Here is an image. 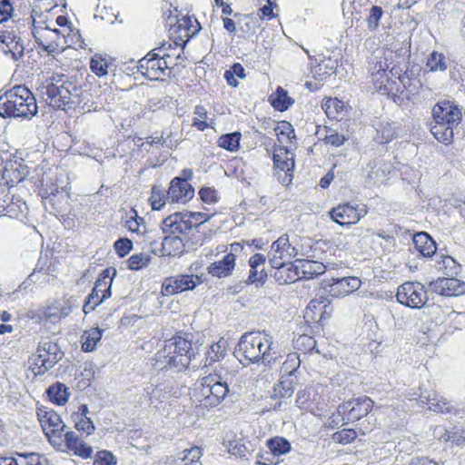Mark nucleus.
Returning <instances> with one entry per match:
<instances>
[{
    "label": "nucleus",
    "mask_w": 465,
    "mask_h": 465,
    "mask_svg": "<svg viewBox=\"0 0 465 465\" xmlns=\"http://www.w3.org/2000/svg\"><path fill=\"white\" fill-rule=\"evenodd\" d=\"M166 25L170 26L171 39L150 52L142 58H182L186 43L196 35L200 29V23L194 16L183 15L181 18L178 10L174 14L170 11L166 19Z\"/></svg>",
    "instance_id": "obj_1"
},
{
    "label": "nucleus",
    "mask_w": 465,
    "mask_h": 465,
    "mask_svg": "<svg viewBox=\"0 0 465 465\" xmlns=\"http://www.w3.org/2000/svg\"><path fill=\"white\" fill-rule=\"evenodd\" d=\"M43 100L55 110L73 109L86 104L87 94L80 85L67 80L62 74H52L40 88Z\"/></svg>",
    "instance_id": "obj_2"
},
{
    "label": "nucleus",
    "mask_w": 465,
    "mask_h": 465,
    "mask_svg": "<svg viewBox=\"0 0 465 465\" xmlns=\"http://www.w3.org/2000/svg\"><path fill=\"white\" fill-rule=\"evenodd\" d=\"M272 337L261 331L246 332L239 340L235 348V357L243 366L253 363H262L271 366L279 358L276 352L272 351Z\"/></svg>",
    "instance_id": "obj_3"
},
{
    "label": "nucleus",
    "mask_w": 465,
    "mask_h": 465,
    "mask_svg": "<svg viewBox=\"0 0 465 465\" xmlns=\"http://www.w3.org/2000/svg\"><path fill=\"white\" fill-rule=\"evenodd\" d=\"M194 357L192 342L181 336H173L164 341L163 348L151 361L156 370L181 371L189 366Z\"/></svg>",
    "instance_id": "obj_4"
},
{
    "label": "nucleus",
    "mask_w": 465,
    "mask_h": 465,
    "mask_svg": "<svg viewBox=\"0 0 465 465\" xmlns=\"http://www.w3.org/2000/svg\"><path fill=\"white\" fill-rule=\"evenodd\" d=\"M36 99L25 85H15L0 96V115L31 119L37 114Z\"/></svg>",
    "instance_id": "obj_5"
},
{
    "label": "nucleus",
    "mask_w": 465,
    "mask_h": 465,
    "mask_svg": "<svg viewBox=\"0 0 465 465\" xmlns=\"http://www.w3.org/2000/svg\"><path fill=\"white\" fill-rule=\"evenodd\" d=\"M61 351L57 343L49 339H43L37 347L36 355L34 357L33 369L35 373L42 375L51 370L62 358Z\"/></svg>",
    "instance_id": "obj_6"
},
{
    "label": "nucleus",
    "mask_w": 465,
    "mask_h": 465,
    "mask_svg": "<svg viewBox=\"0 0 465 465\" xmlns=\"http://www.w3.org/2000/svg\"><path fill=\"white\" fill-rule=\"evenodd\" d=\"M396 298L401 304L411 309H420L427 305L429 301L428 292L418 282H406L400 285Z\"/></svg>",
    "instance_id": "obj_7"
},
{
    "label": "nucleus",
    "mask_w": 465,
    "mask_h": 465,
    "mask_svg": "<svg viewBox=\"0 0 465 465\" xmlns=\"http://www.w3.org/2000/svg\"><path fill=\"white\" fill-rule=\"evenodd\" d=\"M296 272L292 276L282 278L283 270L275 272V280L279 284H288L294 282L298 279H312L322 274L325 272L323 263L311 260H296L295 267H292Z\"/></svg>",
    "instance_id": "obj_8"
},
{
    "label": "nucleus",
    "mask_w": 465,
    "mask_h": 465,
    "mask_svg": "<svg viewBox=\"0 0 465 465\" xmlns=\"http://www.w3.org/2000/svg\"><path fill=\"white\" fill-rule=\"evenodd\" d=\"M298 255L296 247L290 243L289 236L283 234L272 242L271 247L270 263L276 272L284 271V267L291 263L289 261Z\"/></svg>",
    "instance_id": "obj_9"
},
{
    "label": "nucleus",
    "mask_w": 465,
    "mask_h": 465,
    "mask_svg": "<svg viewBox=\"0 0 465 465\" xmlns=\"http://www.w3.org/2000/svg\"><path fill=\"white\" fill-rule=\"evenodd\" d=\"M202 394L203 404L210 407L219 405L229 392L228 384L223 381L220 377L205 376L202 379Z\"/></svg>",
    "instance_id": "obj_10"
},
{
    "label": "nucleus",
    "mask_w": 465,
    "mask_h": 465,
    "mask_svg": "<svg viewBox=\"0 0 465 465\" xmlns=\"http://www.w3.org/2000/svg\"><path fill=\"white\" fill-rule=\"evenodd\" d=\"M203 282L202 277L193 274H177L167 277L162 283L163 295L169 296L193 290Z\"/></svg>",
    "instance_id": "obj_11"
},
{
    "label": "nucleus",
    "mask_w": 465,
    "mask_h": 465,
    "mask_svg": "<svg viewBox=\"0 0 465 465\" xmlns=\"http://www.w3.org/2000/svg\"><path fill=\"white\" fill-rule=\"evenodd\" d=\"M431 114L433 120L455 127L462 119V107L454 101L442 100L433 106Z\"/></svg>",
    "instance_id": "obj_12"
},
{
    "label": "nucleus",
    "mask_w": 465,
    "mask_h": 465,
    "mask_svg": "<svg viewBox=\"0 0 465 465\" xmlns=\"http://www.w3.org/2000/svg\"><path fill=\"white\" fill-rule=\"evenodd\" d=\"M36 414L43 430L48 438L61 436L64 430L65 424L54 410L41 406L37 409Z\"/></svg>",
    "instance_id": "obj_13"
},
{
    "label": "nucleus",
    "mask_w": 465,
    "mask_h": 465,
    "mask_svg": "<svg viewBox=\"0 0 465 465\" xmlns=\"http://www.w3.org/2000/svg\"><path fill=\"white\" fill-rule=\"evenodd\" d=\"M373 407V401L368 397L352 399L339 405V413L346 414L348 421L359 420L369 414Z\"/></svg>",
    "instance_id": "obj_14"
},
{
    "label": "nucleus",
    "mask_w": 465,
    "mask_h": 465,
    "mask_svg": "<svg viewBox=\"0 0 465 465\" xmlns=\"http://www.w3.org/2000/svg\"><path fill=\"white\" fill-rule=\"evenodd\" d=\"M116 275V270L114 268L104 269L96 280L94 286L88 294V298L92 301H97V302H104L106 299L111 297V288L113 284V279Z\"/></svg>",
    "instance_id": "obj_15"
},
{
    "label": "nucleus",
    "mask_w": 465,
    "mask_h": 465,
    "mask_svg": "<svg viewBox=\"0 0 465 465\" xmlns=\"http://www.w3.org/2000/svg\"><path fill=\"white\" fill-rule=\"evenodd\" d=\"M361 285V282L357 277L331 278L324 284V289L332 297H344L354 291H357Z\"/></svg>",
    "instance_id": "obj_16"
},
{
    "label": "nucleus",
    "mask_w": 465,
    "mask_h": 465,
    "mask_svg": "<svg viewBox=\"0 0 465 465\" xmlns=\"http://www.w3.org/2000/svg\"><path fill=\"white\" fill-rule=\"evenodd\" d=\"M161 228L163 234L182 236L186 235L193 224L186 214L175 213L163 219Z\"/></svg>",
    "instance_id": "obj_17"
},
{
    "label": "nucleus",
    "mask_w": 465,
    "mask_h": 465,
    "mask_svg": "<svg viewBox=\"0 0 465 465\" xmlns=\"http://www.w3.org/2000/svg\"><path fill=\"white\" fill-rule=\"evenodd\" d=\"M136 66L138 71L150 80H160L172 73L167 60H137Z\"/></svg>",
    "instance_id": "obj_18"
},
{
    "label": "nucleus",
    "mask_w": 465,
    "mask_h": 465,
    "mask_svg": "<svg viewBox=\"0 0 465 465\" xmlns=\"http://www.w3.org/2000/svg\"><path fill=\"white\" fill-rule=\"evenodd\" d=\"M429 287L441 296H459L465 293V282L457 278H439L430 282Z\"/></svg>",
    "instance_id": "obj_19"
},
{
    "label": "nucleus",
    "mask_w": 465,
    "mask_h": 465,
    "mask_svg": "<svg viewBox=\"0 0 465 465\" xmlns=\"http://www.w3.org/2000/svg\"><path fill=\"white\" fill-rule=\"evenodd\" d=\"M193 195L194 189L186 178L174 177L171 182L166 199L172 203H186Z\"/></svg>",
    "instance_id": "obj_20"
},
{
    "label": "nucleus",
    "mask_w": 465,
    "mask_h": 465,
    "mask_svg": "<svg viewBox=\"0 0 465 465\" xmlns=\"http://www.w3.org/2000/svg\"><path fill=\"white\" fill-rule=\"evenodd\" d=\"M329 214L331 219L341 226H350L357 223L361 217V212L350 203L340 204L333 207Z\"/></svg>",
    "instance_id": "obj_21"
},
{
    "label": "nucleus",
    "mask_w": 465,
    "mask_h": 465,
    "mask_svg": "<svg viewBox=\"0 0 465 465\" xmlns=\"http://www.w3.org/2000/svg\"><path fill=\"white\" fill-rule=\"evenodd\" d=\"M290 155V152L285 148H280L273 153V163L275 168L284 173V178L282 179V183L291 182L292 177V172L294 168V160L292 155Z\"/></svg>",
    "instance_id": "obj_22"
},
{
    "label": "nucleus",
    "mask_w": 465,
    "mask_h": 465,
    "mask_svg": "<svg viewBox=\"0 0 465 465\" xmlns=\"http://www.w3.org/2000/svg\"><path fill=\"white\" fill-rule=\"evenodd\" d=\"M419 399L422 404L428 405L429 409L434 412L455 413L456 410L454 405L447 401V399L439 396L435 392H433L432 397L430 393H421Z\"/></svg>",
    "instance_id": "obj_23"
},
{
    "label": "nucleus",
    "mask_w": 465,
    "mask_h": 465,
    "mask_svg": "<svg viewBox=\"0 0 465 465\" xmlns=\"http://www.w3.org/2000/svg\"><path fill=\"white\" fill-rule=\"evenodd\" d=\"M236 256L230 252L221 261L211 263L208 267V273L218 278L228 277L232 274L235 267Z\"/></svg>",
    "instance_id": "obj_24"
},
{
    "label": "nucleus",
    "mask_w": 465,
    "mask_h": 465,
    "mask_svg": "<svg viewBox=\"0 0 465 465\" xmlns=\"http://www.w3.org/2000/svg\"><path fill=\"white\" fill-rule=\"evenodd\" d=\"M413 244L415 249L424 257H430L437 251L436 242L425 232H420L413 236Z\"/></svg>",
    "instance_id": "obj_25"
},
{
    "label": "nucleus",
    "mask_w": 465,
    "mask_h": 465,
    "mask_svg": "<svg viewBox=\"0 0 465 465\" xmlns=\"http://www.w3.org/2000/svg\"><path fill=\"white\" fill-rule=\"evenodd\" d=\"M184 243L183 239L180 235H168L165 234L162 247L159 250L161 256H175L183 252Z\"/></svg>",
    "instance_id": "obj_26"
},
{
    "label": "nucleus",
    "mask_w": 465,
    "mask_h": 465,
    "mask_svg": "<svg viewBox=\"0 0 465 465\" xmlns=\"http://www.w3.org/2000/svg\"><path fill=\"white\" fill-rule=\"evenodd\" d=\"M45 33L48 34V35H43L38 29L35 27L34 31V36L36 39L37 42L43 46V48L49 54H52L55 52V49L58 45L57 43L54 41V36L58 37L60 35V30L58 29H50L48 26H45L44 28Z\"/></svg>",
    "instance_id": "obj_27"
},
{
    "label": "nucleus",
    "mask_w": 465,
    "mask_h": 465,
    "mask_svg": "<svg viewBox=\"0 0 465 465\" xmlns=\"http://www.w3.org/2000/svg\"><path fill=\"white\" fill-rule=\"evenodd\" d=\"M453 129L454 127L449 126L447 124L435 121L430 124V132L432 135L444 144L451 143L453 141Z\"/></svg>",
    "instance_id": "obj_28"
},
{
    "label": "nucleus",
    "mask_w": 465,
    "mask_h": 465,
    "mask_svg": "<svg viewBox=\"0 0 465 465\" xmlns=\"http://www.w3.org/2000/svg\"><path fill=\"white\" fill-rule=\"evenodd\" d=\"M269 101L276 110L282 112L289 109L294 104V100L282 86H278L276 91L270 95Z\"/></svg>",
    "instance_id": "obj_29"
},
{
    "label": "nucleus",
    "mask_w": 465,
    "mask_h": 465,
    "mask_svg": "<svg viewBox=\"0 0 465 465\" xmlns=\"http://www.w3.org/2000/svg\"><path fill=\"white\" fill-rule=\"evenodd\" d=\"M46 393L49 400L57 405H64L69 398L70 392L68 387L61 382H55L51 385L47 390Z\"/></svg>",
    "instance_id": "obj_30"
},
{
    "label": "nucleus",
    "mask_w": 465,
    "mask_h": 465,
    "mask_svg": "<svg viewBox=\"0 0 465 465\" xmlns=\"http://www.w3.org/2000/svg\"><path fill=\"white\" fill-rule=\"evenodd\" d=\"M201 456L202 450L199 447L186 449L177 454L173 465H202L199 461Z\"/></svg>",
    "instance_id": "obj_31"
},
{
    "label": "nucleus",
    "mask_w": 465,
    "mask_h": 465,
    "mask_svg": "<svg viewBox=\"0 0 465 465\" xmlns=\"http://www.w3.org/2000/svg\"><path fill=\"white\" fill-rule=\"evenodd\" d=\"M103 331L100 328H92L85 331L81 337L82 349L90 352L95 350L97 342L101 341Z\"/></svg>",
    "instance_id": "obj_32"
},
{
    "label": "nucleus",
    "mask_w": 465,
    "mask_h": 465,
    "mask_svg": "<svg viewBox=\"0 0 465 465\" xmlns=\"http://www.w3.org/2000/svg\"><path fill=\"white\" fill-rule=\"evenodd\" d=\"M242 134L240 132H232L223 134L218 139L219 147L230 152H236L240 147Z\"/></svg>",
    "instance_id": "obj_33"
},
{
    "label": "nucleus",
    "mask_w": 465,
    "mask_h": 465,
    "mask_svg": "<svg viewBox=\"0 0 465 465\" xmlns=\"http://www.w3.org/2000/svg\"><path fill=\"white\" fill-rule=\"evenodd\" d=\"M130 217L125 221L124 227L133 233L143 236L146 232V225L143 218L138 216L137 212L132 209Z\"/></svg>",
    "instance_id": "obj_34"
},
{
    "label": "nucleus",
    "mask_w": 465,
    "mask_h": 465,
    "mask_svg": "<svg viewBox=\"0 0 465 465\" xmlns=\"http://www.w3.org/2000/svg\"><path fill=\"white\" fill-rule=\"evenodd\" d=\"M388 60H379L374 64V66L371 68V75L373 77V81L380 83L381 85L384 84L385 81L389 80V74L394 75L393 69L387 73L389 65L387 64Z\"/></svg>",
    "instance_id": "obj_35"
},
{
    "label": "nucleus",
    "mask_w": 465,
    "mask_h": 465,
    "mask_svg": "<svg viewBox=\"0 0 465 465\" xmlns=\"http://www.w3.org/2000/svg\"><path fill=\"white\" fill-rule=\"evenodd\" d=\"M322 108L329 118L337 119L344 111V103L337 98H329Z\"/></svg>",
    "instance_id": "obj_36"
},
{
    "label": "nucleus",
    "mask_w": 465,
    "mask_h": 465,
    "mask_svg": "<svg viewBox=\"0 0 465 465\" xmlns=\"http://www.w3.org/2000/svg\"><path fill=\"white\" fill-rule=\"evenodd\" d=\"M114 61V60H90V69L99 77L107 74L109 72L114 74L116 64L113 63Z\"/></svg>",
    "instance_id": "obj_37"
},
{
    "label": "nucleus",
    "mask_w": 465,
    "mask_h": 465,
    "mask_svg": "<svg viewBox=\"0 0 465 465\" xmlns=\"http://www.w3.org/2000/svg\"><path fill=\"white\" fill-rule=\"evenodd\" d=\"M267 277L268 275L264 267H250L249 275L245 280V283L260 288L265 283Z\"/></svg>",
    "instance_id": "obj_38"
},
{
    "label": "nucleus",
    "mask_w": 465,
    "mask_h": 465,
    "mask_svg": "<svg viewBox=\"0 0 465 465\" xmlns=\"http://www.w3.org/2000/svg\"><path fill=\"white\" fill-rule=\"evenodd\" d=\"M267 446L274 455H282L290 452L291 443L282 437H274L267 441Z\"/></svg>",
    "instance_id": "obj_39"
},
{
    "label": "nucleus",
    "mask_w": 465,
    "mask_h": 465,
    "mask_svg": "<svg viewBox=\"0 0 465 465\" xmlns=\"http://www.w3.org/2000/svg\"><path fill=\"white\" fill-rule=\"evenodd\" d=\"M226 354L224 347L222 345L221 341L213 344L206 351L204 366H210L216 361H221Z\"/></svg>",
    "instance_id": "obj_40"
},
{
    "label": "nucleus",
    "mask_w": 465,
    "mask_h": 465,
    "mask_svg": "<svg viewBox=\"0 0 465 465\" xmlns=\"http://www.w3.org/2000/svg\"><path fill=\"white\" fill-rule=\"evenodd\" d=\"M396 136V126L395 123L381 124L380 128L377 130L376 141L380 143H387L391 142Z\"/></svg>",
    "instance_id": "obj_41"
},
{
    "label": "nucleus",
    "mask_w": 465,
    "mask_h": 465,
    "mask_svg": "<svg viewBox=\"0 0 465 465\" xmlns=\"http://www.w3.org/2000/svg\"><path fill=\"white\" fill-rule=\"evenodd\" d=\"M301 361L297 353H291L287 356L286 361L282 363L281 371L289 377L296 378L297 371L300 367Z\"/></svg>",
    "instance_id": "obj_42"
},
{
    "label": "nucleus",
    "mask_w": 465,
    "mask_h": 465,
    "mask_svg": "<svg viewBox=\"0 0 465 465\" xmlns=\"http://www.w3.org/2000/svg\"><path fill=\"white\" fill-rule=\"evenodd\" d=\"M294 377L284 378V374L282 376L281 381L274 387V392L279 397H291L294 391Z\"/></svg>",
    "instance_id": "obj_43"
},
{
    "label": "nucleus",
    "mask_w": 465,
    "mask_h": 465,
    "mask_svg": "<svg viewBox=\"0 0 465 465\" xmlns=\"http://www.w3.org/2000/svg\"><path fill=\"white\" fill-rule=\"evenodd\" d=\"M17 465H45L43 457L36 452H15Z\"/></svg>",
    "instance_id": "obj_44"
},
{
    "label": "nucleus",
    "mask_w": 465,
    "mask_h": 465,
    "mask_svg": "<svg viewBox=\"0 0 465 465\" xmlns=\"http://www.w3.org/2000/svg\"><path fill=\"white\" fill-rule=\"evenodd\" d=\"M235 76L243 79L245 78L244 68L241 64H234L229 70H226L224 73V78L227 84L232 87H237L239 83L235 79Z\"/></svg>",
    "instance_id": "obj_45"
},
{
    "label": "nucleus",
    "mask_w": 465,
    "mask_h": 465,
    "mask_svg": "<svg viewBox=\"0 0 465 465\" xmlns=\"http://www.w3.org/2000/svg\"><path fill=\"white\" fill-rule=\"evenodd\" d=\"M151 255L140 252L133 254L127 261L128 269L132 271H138L147 266L151 262Z\"/></svg>",
    "instance_id": "obj_46"
},
{
    "label": "nucleus",
    "mask_w": 465,
    "mask_h": 465,
    "mask_svg": "<svg viewBox=\"0 0 465 465\" xmlns=\"http://www.w3.org/2000/svg\"><path fill=\"white\" fill-rule=\"evenodd\" d=\"M325 132L326 134L323 137V141L326 144L339 147L348 140V136L338 133L334 129L325 127Z\"/></svg>",
    "instance_id": "obj_47"
},
{
    "label": "nucleus",
    "mask_w": 465,
    "mask_h": 465,
    "mask_svg": "<svg viewBox=\"0 0 465 465\" xmlns=\"http://www.w3.org/2000/svg\"><path fill=\"white\" fill-rule=\"evenodd\" d=\"M357 437V433L352 429H343L341 430L336 431L332 435V440L334 442L340 444H348L355 440Z\"/></svg>",
    "instance_id": "obj_48"
},
{
    "label": "nucleus",
    "mask_w": 465,
    "mask_h": 465,
    "mask_svg": "<svg viewBox=\"0 0 465 465\" xmlns=\"http://www.w3.org/2000/svg\"><path fill=\"white\" fill-rule=\"evenodd\" d=\"M391 47V52H394L395 56L400 57H408L411 56V45L407 41L396 42L392 43Z\"/></svg>",
    "instance_id": "obj_49"
},
{
    "label": "nucleus",
    "mask_w": 465,
    "mask_h": 465,
    "mask_svg": "<svg viewBox=\"0 0 465 465\" xmlns=\"http://www.w3.org/2000/svg\"><path fill=\"white\" fill-rule=\"evenodd\" d=\"M114 247L119 257H124L133 249V242L128 238H120L115 241Z\"/></svg>",
    "instance_id": "obj_50"
},
{
    "label": "nucleus",
    "mask_w": 465,
    "mask_h": 465,
    "mask_svg": "<svg viewBox=\"0 0 465 465\" xmlns=\"http://www.w3.org/2000/svg\"><path fill=\"white\" fill-rule=\"evenodd\" d=\"M94 465H116V459L112 452L101 450L97 452Z\"/></svg>",
    "instance_id": "obj_51"
},
{
    "label": "nucleus",
    "mask_w": 465,
    "mask_h": 465,
    "mask_svg": "<svg viewBox=\"0 0 465 465\" xmlns=\"http://www.w3.org/2000/svg\"><path fill=\"white\" fill-rule=\"evenodd\" d=\"M278 130H280V132L277 133L280 143H283L284 140L291 142L292 139L295 137L294 130L289 123H282V126L276 129V131Z\"/></svg>",
    "instance_id": "obj_52"
},
{
    "label": "nucleus",
    "mask_w": 465,
    "mask_h": 465,
    "mask_svg": "<svg viewBox=\"0 0 465 465\" xmlns=\"http://www.w3.org/2000/svg\"><path fill=\"white\" fill-rule=\"evenodd\" d=\"M383 15V10L381 6L373 5L371 8L370 15L367 19L368 25L371 29H375L379 25V21Z\"/></svg>",
    "instance_id": "obj_53"
},
{
    "label": "nucleus",
    "mask_w": 465,
    "mask_h": 465,
    "mask_svg": "<svg viewBox=\"0 0 465 465\" xmlns=\"http://www.w3.org/2000/svg\"><path fill=\"white\" fill-rule=\"evenodd\" d=\"M75 428L77 430H82L90 435L94 430V425L89 417L76 418Z\"/></svg>",
    "instance_id": "obj_54"
},
{
    "label": "nucleus",
    "mask_w": 465,
    "mask_h": 465,
    "mask_svg": "<svg viewBox=\"0 0 465 465\" xmlns=\"http://www.w3.org/2000/svg\"><path fill=\"white\" fill-rule=\"evenodd\" d=\"M13 12L14 7L10 0H0V24L8 21Z\"/></svg>",
    "instance_id": "obj_55"
},
{
    "label": "nucleus",
    "mask_w": 465,
    "mask_h": 465,
    "mask_svg": "<svg viewBox=\"0 0 465 465\" xmlns=\"http://www.w3.org/2000/svg\"><path fill=\"white\" fill-rule=\"evenodd\" d=\"M203 202L206 203H214L218 201L217 191L211 187H203L199 192Z\"/></svg>",
    "instance_id": "obj_56"
},
{
    "label": "nucleus",
    "mask_w": 465,
    "mask_h": 465,
    "mask_svg": "<svg viewBox=\"0 0 465 465\" xmlns=\"http://www.w3.org/2000/svg\"><path fill=\"white\" fill-rule=\"evenodd\" d=\"M70 450L83 459H87L91 457L93 448L81 440L75 447L71 448Z\"/></svg>",
    "instance_id": "obj_57"
},
{
    "label": "nucleus",
    "mask_w": 465,
    "mask_h": 465,
    "mask_svg": "<svg viewBox=\"0 0 465 465\" xmlns=\"http://www.w3.org/2000/svg\"><path fill=\"white\" fill-rule=\"evenodd\" d=\"M400 81L402 83L404 88L407 89L409 94H414L415 91L420 86V81L414 79L411 80L405 74L399 77Z\"/></svg>",
    "instance_id": "obj_58"
},
{
    "label": "nucleus",
    "mask_w": 465,
    "mask_h": 465,
    "mask_svg": "<svg viewBox=\"0 0 465 465\" xmlns=\"http://www.w3.org/2000/svg\"><path fill=\"white\" fill-rule=\"evenodd\" d=\"M296 403L300 409L309 410L311 408L310 392L306 390L299 391L297 393Z\"/></svg>",
    "instance_id": "obj_59"
},
{
    "label": "nucleus",
    "mask_w": 465,
    "mask_h": 465,
    "mask_svg": "<svg viewBox=\"0 0 465 465\" xmlns=\"http://www.w3.org/2000/svg\"><path fill=\"white\" fill-rule=\"evenodd\" d=\"M445 440L451 441L457 446H461L465 444V434L460 430L450 431L446 434Z\"/></svg>",
    "instance_id": "obj_60"
},
{
    "label": "nucleus",
    "mask_w": 465,
    "mask_h": 465,
    "mask_svg": "<svg viewBox=\"0 0 465 465\" xmlns=\"http://www.w3.org/2000/svg\"><path fill=\"white\" fill-rule=\"evenodd\" d=\"M15 207H17L19 209V212L22 213L27 209L26 204L24 202L10 203L6 206V208L4 209V211H5V213H4L3 215H9V216L17 215V213H15Z\"/></svg>",
    "instance_id": "obj_61"
},
{
    "label": "nucleus",
    "mask_w": 465,
    "mask_h": 465,
    "mask_svg": "<svg viewBox=\"0 0 465 465\" xmlns=\"http://www.w3.org/2000/svg\"><path fill=\"white\" fill-rule=\"evenodd\" d=\"M64 439L67 448L70 450L75 445L78 444L82 440L79 438L78 434L74 431H67L64 433Z\"/></svg>",
    "instance_id": "obj_62"
},
{
    "label": "nucleus",
    "mask_w": 465,
    "mask_h": 465,
    "mask_svg": "<svg viewBox=\"0 0 465 465\" xmlns=\"http://www.w3.org/2000/svg\"><path fill=\"white\" fill-rule=\"evenodd\" d=\"M266 262L265 255L262 253H255L249 259V266L250 267H264Z\"/></svg>",
    "instance_id": "obj_63"
},
{
    "label": "nucleus",
    "mask_w": 465,
    "mask_h": 465,
    "mask_svg": "<svg viewBox=\"0 0 465 465\" xmlns=\"http://www.w3.org/2000/svg\"><path fill=\"white\" fill-rule=\"evenodd\" d=\"M410 465H437V463L428 458L414 457L411 460Z\"/></svg>",
    "instance_id": "obj_64"
}]
</instances>
